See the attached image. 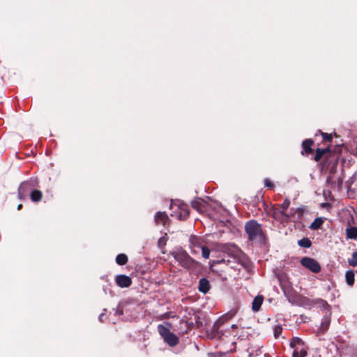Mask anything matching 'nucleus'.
<instances>
[{"instance_id": "nucleus-1", "label": "nucleus", "mask_w": 357, "mask_h": 357, "mask_svg": "<svg viewBox=\"0 0 357 357\" xmlns=\"http://www.w3.org/2000/svg\"><path fill=\"white\" fill-rule=\"evenodd\" d=\"M172 324L166 322L165 325L159 324L158 331L163 340L170 347H174L178 343V337L171 332Z\"/></svg>"}, {"instance_id": "nucleus-2", "label": "nucleus", "mask_w": 357, "mask_h": 357, "mask_svg": "<svg viewBox=\"0 0 357 357\" xmlns=\"http://www.w3.org/2000/svg\"><path fill=\"white\" fill-rule=\"evenodd\" d=\"M172 255L175 260L185 268H190L195 266V261L185 250L178 249L174 251Z\"/></svg>"}, {"instance_id": "nucleus-3", "label": "nucleus", "mask_w": 357, "mask_h": 357, "mask_svg": "<svg viewBox=\"0 0 357 357\" xmlns=\"http://www.w3.org/2000/svg\"><path fill=\"white\" fill-rule=\"evenodd\" d=\"M245 228L250 239H255L261 234V226L255 220H250L248 222Z\"/></svg>"}, {"instance_id": "nucleus-4", "label": "nucleus", "mask_w": 357, "mask_h": 357, "mask_svg": "<svg viewBox=\"0 0 357 357\" xmlns=\"http://www.w3.org/2000/svg\"><path fill=\"white\" fill-rule=\"evenodd\" d=\"M301 264L306 268L313 273H317L321 271V266L317 261L310 257H303L301 260Z\"/></svg>"}, {"instance_id": "nucleus-5", "label": "nucleus", "mask_w": 357, "mask_h": 357, "mask_svg": "<svg viewBox=\"0 0 357 357\" xmlns=\"http://www.w3.org/2000/svg\"><path fill=\"white\" fill-rule=\"evenodd\" d=\"M171 207L172 209L177 208L179 210V211L178 213L175 211V212H174V214H172V216H175V217L178 218V219H184L189 214L188 206L185 204H181L178 206V205H176V204H174L171 205Z\"/></svg>"}, {"instance_id": "nucleus-6", "label": "nucleus", "mask_w": 357, "mask_h": 357, "mask_svg": "<svg viewBox=\"0 0 357 357\" xmlns=\"http://www.w3.org/2000/svg\"><path fill=\"white\" fill-rule=\"evenodd\" d=\"M116 284L121 287H128L132 283V280L130 277L125 275H119L115 279Z\"/></svg>"}, {"instance_id": "nucleus-7", "label": "nucleus", "mask_w": 357, "mask_h": 357, "mask_svg": "<svg viewBox=\"0 0 357 357\" xmlns=\"http://www.w3.org/2000/svg\"><path fill=\"white\" fill-rule=\"evenodd\" d=\"M168 220V215L165 212H158L155 216V220L157 224L165 225Z\"/></svg>"}, {"instance_id": "nucleus-8", "label": "nucleus", "mask_w": 357, "mask_h": 357, "mask_svg": "<svg viewBox=\"0 0 357 357\" xmlns=\"http://www.w3.org/2000/svg\"><path fill=\"white\" fill-rule=\"evenodd\" d=\"M263 301H264V298L262 296H260V295L257 296L252 301V310L255 312H257L260 309V307L263 303Z\"/></svg>"}, {"instance_id": "nucleus-9", "label": "nucleus", "mask_w": 357, "mask_h": 357, "mask_svg": "<svg viewBox=\"0 0 357 357\" xmlns=\"http://www.w3.org/2000/svg\"><path fill=\"white\" fill-rule=\"evenodd\" d=\"M209 289L210 284L208 281L205 278H202L199 282V290L201 292L206 294L208 291Z\"/></svg>"}, {"instance_id": "nucleus-10", "label": "nucleus", "mask_w": 357, "mask_h": 357, "mask_svg": "<svg viewBox=\"0 0 357 357\" xmlns=\"http://www.w3.org/2000/svg\"><path fill=\"white\" fill-rule=\"evenodd\" d=\"M347 238L349 239L357 238V227H349L346 229Z\"/></svg>"}, {"instance_id": "nucleus-11", "label": "nucleus", "mask_w": 357, "mask_h": 357, "mask_svg": "<svg viewBox=\"0 0 357 357\" xmlns=\"http://www.w3.org/2000/svg\"><path fill=\"white\" fill-rule=\"evenodd\" d=\"M307 355V351L304 346H301V347H297L294 349L292 356L293 357H305Z\"/></svg>"}, {"instance_id": "nucleus-12", "label": "nucleus", "mask_w": 357, "mask_h": 357, "mask_svg": "<svg viewBox=\"0 0 357 357\" xmlns=\"http://www.w3.org/2000/svg\"><path fill=\"white\" fill-rule=\"evenodd\" d=\"M313 144V141L311 140V139H305L303 144H302V146H303V149L304 150V151L306 153H312V146Z\"/></svg>"}, {"instance_id": "nucleus-13", "label": "nucleus", "mask_w": 357, "mask_h": 357, "mask_svg": "<svg viewBox=\"0 0 357 357\" xmlns=\"http://www.w3.org/2000/svg\"><path fill=\"white\" fill-rule=\"evenodd\" d=\"M42 197L43 194L41 191L38 190H34L31 193V199L34 202H39L42 199Z\"/></svg>"}, {"instance_id": "nucleus-14", "label": "nucleus", "mask_w": 357, "mask_h": 357, "mask_svg": "<svg viewBox=\"0 0 357 357\" xmlns=\"http://www.w3.org/2000/svg\"><path fill=\"white\" fill-rule=\"evenodd\" d=\"M346 282L349 285H353L354 283V273L352 271H348L345 274Z\"/></svg>"}, {"instance_id": "nucleus-15", "label": "nucleus", "mask_w": 357, "mask_h": 357, "mask_svg": "<svg viewBox=\"0 0 357 357\" xmlns=\"http://www.w3.org/2000/svg\"><path fill=\"white\" fill-rule=\"evenodd\" d=\"M323 223V219L321 218H317L312 222L310 228L312 229H317L321 227Z\"/></svg>"}, {"instance_id": "nucleus-16", "label": "nucleus", "mask_w": 357, "mask_h": 357, "mask_svg": "<svg viewBox=\"0 0 357 357\" xmlns=\"http://www.w3.org/2000/svg\"><path fill=\"white\" fill-rule=\"evenodd\" d=\"M116 261L119 265H125L128 261V257L124 254H119L116 257Z\"/></svg>"}, {"instance_id": "nucleus-17", "label": "nucleus", "mask_w": 357, "mask_h": 357, "mask_svg": "<svg viewBox=\"0 0 357 357\" xmlns=\"http://www.w3.org/2000/svg\"><path fill=\"white\" fill-rule=\"evenodd\" d=\"M290 345H291V347L296 349V347H301V346H303V341L300 338L294 337L291 340V342L290 343Z\"/></svg>"}, {"instance_id": "nucleus-18", "label": "nucleus", "mask_w": 357, "mask_h": 357, "mask_svg": "<svg viewBox=\"0 0 357 357\" xmlns=\"http://www.w3.org/2000/svg\"><path fill=\"white\" fill-rule=\"evenodd\" d=\"M298 245L303 248H310L311 241L307 238H303L298 241Z\"/></svg>"}, {"instance_id": "nucleus-19", "label": "nucleus", "mask_w": 357, "mask_h": 357, "mask_svg": "<svg viewBox=\"0 0 357 357\" xmlns=\"http://www.w3.org/2000/svg\"><path fill=\"white\" fill-rule=\"evenodd\" d=\"M348 263L351 266H357V251L353 252L351 257L348 259Z\"/></svg>"}, {"instance_id": "nucleus-20", "label": "nucleus", "mask_w": 357, "mask_h": 357, "mask_svg": "<svg viewBox=\"0 0 357 357\" xmlns=\"http://www.w3.org/2000/svg\"><path fill=\"white\" fill-rule=\"evenodd\" d=\"M282 332V328L281 326L277 325V326H274L273 333H274V337L275 338L279 337V336L281 335Z\"/></svg>"}, {"instance_id": "nucleus-21", "label": "nucleus", "mask_w": 357, "mask_h": 357, "mask_svg": "<svg viewBox=\"0 0 357 357\" xmlns=\"http://www.w3.org/2000/svg\"><path fill=\"white\" fill-rule=\"evenodd\" d=\"M167 234H165V235L164 236H162L161 238H159L158 242V246L160 247L161 248L165 247L167 243Z\"/></svg>"}, {"instance_id": "nucleus-22", "label": "nucleus", "mask_w": 357, "mask_h": 357, "mask_svg": "<svg viewBox=\"0 0 357 357\" xmlns=\"http://www.w3.org/2000/svg\"><path fill=\"white\" fill-rule=\"evenodd\" d=\"M330 319L328 317H324L322 323H321V328L324 330L327 329L329 324H330Z\"/></svg>"}, {"instance_id": "nucleus-23", "label": "nucleus", "mask_w": 357, "mask_h": 357, "mask_svg": "<svg viewBox=\"0 0 357 357\" xmlns=\"http://www.w3.org/2000/svg\"><path fill=\"white\" fill-rule=\"evenodd\" d=\"M324 153V150L318 149L317 150V153H316V155H315V157H314L315 160L316 161L319 160L321 159V158L322 157Z\"/></svg>"}, {"instance_id": "nucleus-24", "label": "nucleus", "mask_w": 357, "mask_h": 357, "mask_svg": "<svg viewBox=\"0 0 357 357\" xmlns=\"http://www.w3.org/2000/svg\"><path fill=\"white\" fill-rule=\"evenodd\" d=\"M202 256L205 259H208L210 255V250L206 247H202Z\"/></svg>"}, {"instance_id": "nucleus-25", "label": "nucleus", "mask_w": 357, "mask_h": 357, "mask_svg": "<svg viewBox=\"0 0 357 357\" xmlns=\"http://www.w3.org/2000/svg\"><path fill=\"white\" fill-rule=\"evenodd\" d=\"M290 205V201L288 199H285L283 203L281 204V208L285 211L287 210Z\"/></svg>"}, {"instance_id": "nucleus-26", "label": "nucleus", "mask_w": 357, "mask_h": 357, "mask_svg": "<svg viewBox=\"0 0 357 357\" xmlns=\"http://www.w3.org/2000/svg\"><path fill=\"white\" fill-rule=\"evenodd\" d=\"M264 185L269 188H273L274 187L273 182L269 178H266L264 180Z\"/></svg>"}, {"instance_id": "nucleus-27", "label": "nucleus", "mask_w": 357, "mask_h": 357, "mask_svg": "<svg viewBox=\"0 0 357 357\" xmlns=\"http://www.w3.org/2000/svg\"><path fill=\"white\" fill-rule=\"evenodd\" d=\"M234 314V313H229L224 315L221 319L223 320L230 319L231 317H233Z\"/></svg>"}, {"instance_id": "nucleus-28", "label": "nucleus", "mask_w": 357, "mask_h": 357, "mask_svg": "<svg viewBox=\"0 0 357 357\" xmlns=\"http://www.w3.org/2000/svg\"><path fill=\"white\" fill-rule=\"evenodd\" d=\"M323 136L325 139H326L328 140L331 139V137L330 135H328L326 133H323Z\"/></svg>"}, {"instance_id": "nucleus-29", "label": "nucleus", "mask_w": 357, "mask_h": 357, "mask_svg": "<svg viewBox=\"0 0 357 357\" xmlns=\"http://www.w3.org/2000/svg\"><path fill=\"white\" fill-rule=\"evenodd\" d=\"M231 328H234V329H236V328H237V325L236 324H233V325H231Z\"/></svg>"}, {"instance_id": "nucleus-30", "label": "nucleus", "mask_w": 357, "mask_h": 357, "mask_svg": "<svg viewBox=\"0 0 357 357\" xmlns=\"http://www.w3.org/2000/svg\"><path fill=\"white\" fill-rule=\"evenodd\" d=\"M25 184H22L20 187V190H21L22 188H24Z\"/></svg>"}, {"instance_id": "nucleus-31", "label": "nucleus", "mask_w": 357, "mask_h": 357, "mask_svg": "<svg viewBox=\"0 0 357 357\" xmlns=\"http://www.w3.org/2000/svg\"><path fill=\"white\" fill-rule=\"evenodd\" d=\"M21 207H22V205H21V204H20V205L18 206V207H17L18 210H20V209L21 208Z\"/></svg>"}, {"instance_id": "nucleus-32", "label": "nucleus", "mask_w": 357, "mask_h": 357, "mask_svg": "<svg viewBox=\"0 0 357 357\" xmlns=\"http://www.w3.org/2000/svg\"><path fill=\"white\" fill-rule=\"evenodd\" d=\"M193 207H195V203H192Z\"/></svg>"}]
</instances>
